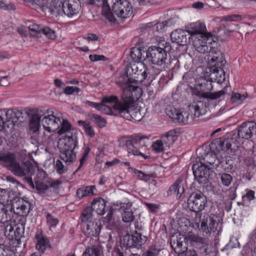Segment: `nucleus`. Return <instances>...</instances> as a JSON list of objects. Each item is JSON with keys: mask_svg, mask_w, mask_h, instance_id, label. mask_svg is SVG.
Instances as JSON below:
<instances>
[{"mask_svg": "<svg viewBox=\"0 0 256 256\" xmlns=\"http://www.w3.org/2000/svg\"><path fill=\"white\" fill-rule=\"evenodd\" d=\"M144 68V64L143 62L130 63L126 70V74L130 76V82L134 84L138 82H142Z\"/></svg>", "mask_w": 256, "mask_h": 256, "instance_id": "obj_15", "label": "nucleus"}, {"mask_svg": "<svg viewBox=\"0 0 256 256\" xmlns=\"http://www.w3.org/2000/svg\"><path fill=\"white\" fill-rule=\"evenodd\" d=\"M206 76L212 82L222 83L226 79V74L222 67L212 66L206 69Z\"/></svg>", "mask_w": 256, "mask_h": 256, "instance_id": "obj_19", "label": "nucleus"}, {"mask_svg": "<svg viewBox=\"0 0 256 256\" xmlns=\"http://www.w3.org/2000/svg\"><path fill=\"white\" fill-rule=\"evenodd\" d=\"M140 96V93L136 90L135 87H130L124 90L122 94V107L118 111L120 116L130 120L139 122L142 115L139 110H136L134 105V102Z\"/></svg>", "mask_w": 256, "mask_h": 256, "instance_id": "obj_2", "label": "nucleus"}, {"mask_svg": "<svg viewBox=\"0 0 256 256\" xmlns=\"http://www.w3.org/2000/svg\"><path fill=\"white\" fill-rule=\"evenodd\" d=\"M55 12L56 16L64 14L68 18L78 17L80 14L81 6L79 0H65L63 2H58Z\"/></svg>", "mask_w": 256, "mask_h": 256, "instance_id": "obj_6", "label": "nucleus"}, {"mask_svg": "<svg viewBox=\"0 0 256 256\" xmlns=\"http://www.w3.org/2000/svg\"><path fill=\"white\" fill-rule=\"evenodd\" d=\"M0 256H20L19 255H16L15 253H14L12 251L8 250V249H3L2 248H0Z\"/></svg>", "mask_w": 256, "mask_h": 256, "instance_id": "obj_61", "label": "nucleus"}, {"mask_svg": "<svg viewBox=\"0 0 256 256\" xmlns=\"http://www.w3.org/2000/svg\"><path fill=\"white\" fill-rule=\"evenodd\" d=\"M102 251L101 246L97 243L88 246L84 252L82 256H100Z\"/></svg>", "mask_w": 256, "mask_h": 256, "instance_id": "obj_39", "label": "nucleus"}, {"mask_svg": "<svg viewBox=\"0 0 256 256\" xmlns=\"http://www.w3.org/2000/svg\"><path fill=\"white\" fill-rule=\"evenodd\" d=\"M159 252V250L156 246H152L149 248L148 250L143 254L142 256H156Z\"/></svg>", "mask_w": 256, "mask_h": 256, "instance_id": "obj_51", "label": "nucleus"}, {"mask_svg": "<svg viewBox=\"0 0 256 256\" xmlns=\"http://www.w3.org/2000/svg\"><path fill=\"white\" fill-rule=\"evenodd\" d=\"M30 118V128L33 132L38 130L40 126V118L46 112L44 110L40 108L28 109L24 112Z\"/></svg>", "mask_w": 256, "mask_h": 256, "instance_id": "obj_14", "label": "nucleus"}, {"mask_svg": "<svg viewBox=\"0 0 256 256\" xmlns=\"http://www.w3.org/2000/svg\"><path fill=\"white\" fill-rule=\"evenodd\" d=\"M92 207L88 206L84 208L82 213V222H86L91 220L90 219L92 216Z\"/></svg>", "mask_w": 256, "mask_h": 256, "instance_id": "obj_43", "label": "nucleus"}, {"mask_svg": "<svg viewBox=\"0 0 256 256\" xmlns=\"http://www.w3.org/2000/svg\"><path fill=\"white\" fill-rule=\"evenodd\" d=\"M190 239L193 245L198 246L202 245L204 246L206 244V240L196 235H192L190 236Z\"/></svg>", "mask_w": 256, "mask_h": 256, "instance_id": "obj_46", "label": "nucleus"}, {"mask_svg": "<svg viewBox=\"0 0 256 256\" xmlns=\"http://www.w3.org/2000/svg\"><path fill=\"white\" fill-rule=\"evenodd\" d=\"M10 170L15 175L23 177L24 180L34 189V186L31 176L34 174L35 168L30 162H26L20 164L16 161Z\"/></svg>", "mask_w": 256, "mask_h": 256, "instance_id": "obj_7", "label": "nucleus"}, {"mask_svg": "<svg viewBox=\"0 0 256 256\" xmlns=\"http://www.w3.org/2000/svg\"><path fill=\"white\" fill-rule=\"evenodd\" d=\"M172 22V19H170L164 21L162 23H158L156 24V27L158 28H160V30H162L165 27L170 26H172L173 24Z\"/></svg>", "mask_w": 256, "mask_h": 256, "instance_id": "obj_57", "label": "nucleus"}, {"mask_svg": "<svg viewBox=\"0 0 256 256\" xmlns=\"http://www.w3.org/2000/svg\"><path fill=\"white\" fill-rule=\"evenodd\" d=\"M8 76H0V86H7L10 84V82L8 80Z\"/></svg>", "mask_w": 256, "mask_h": 256, "instance_id": "obj_64", "label": "nucleus"}, {"mask_svg": "<svg viewBox=\"0 0 256 256\" xmlns=\"http://www.w3.org/2000/svg\"><path fill=\"white\" fill-rule=\"evenodd\" d=\"M152 68H148L144 64V71L142 74V82L146 80H152L154 78V74H152Z\"/></svg>", "mask_w": 256, "mask_h": 256, "instance_id": "obj_47", "label": "nucleus"}, {"mask_svg": "<svg viewBox=\"0 0 256 256\" xmlns=\"http://www.w3.org/2000/svg\"><path fill=\"white\" fill-rule=\"evenodd\" d=\"M94 122L99 127L104 128L106 126V120L100 116L96 114H92Z\"/></svg>", "mask_w": 256, "mask_h": 256, "instance_id": "obj_48", "label": "nucleus"}, {"mask_svg": "<svg viewBox=\"0 0 256 256\" xmlns=\"http://www.w3.org/2000/svg\"><path fill=\"white\" fill-rule=\"evenodd\" d=\"M186 31L182 30H177L172 32L170 34V38L172 42L178 45H184L187 42V34Z\"/></svg>", "mask_w": 256, "mask_h": 256, "instance_id": "obj_31", "label": "nucleus"}, {"mask_svg": "<svg viewBox=\"0 0 256 256\" xmlns=\"http://www.w3.org/2000/svg\"><path fill=\"white\" fill-rule=\"evenodd\" d=\"M47 224L50 228L56 227L58 220L54 218L50 214H48L46 215Z\"/></svg>", "mask_w": 256, "mask_h": 256, "instance_id": "obj_52", "label": "nucleus"}, {"mask_svg": "<svg viewBox=\"0 0 256 256\" xmlns=\"http://www.w3.org/2000/svg\"><path fill=\"white\" fill-rule=\"evenodd\" d=\"M148 138V136H142L141 134L134 136L131 140H128L126 142L128 154L134 156H140L144 159L148 158L149 156H145L143 153L146 150V147L145 140Z\"/></svg>", "mask_w": 256, "mask_h": 256, "instance_id": "obj_8", "label": "nucleus"}, {"mask_svg": "<svg viewBox=\"0 0 256 256\" xmlns=\"http://www.w3.org/2000/svg\"><path fill=\"white\" fill-rule=\"evenodd\" d=\"M192 169L195 180L201 184L208 182L212 172L211 168L203 164L202 162L194 164Z\"/></svg>", "mask_w": 256, "mask_h": 256, "instance_id": "obj_12", "label": "nucleus"}, {"mask_svg": "<svg viewBox=\"0 0 256 256\" xmlns=\"http://www.w3.org/2000/svg\"><path fill=\"white\" fill-rule=\"evenodd\" d=\"M186 236L180 234L173 236L170 238V245L176 253L182 254L185 253V256H196V252L186 249Z\"/></svg>", "mask_w": 256, "mask_h": 256, "instance_id": "obj_11", "label": "nucleus"}, {"mask_svg": "<svg viewBox=\"0 0 256 256\" xmlns=\"http://www.w3.org/2000/svg\"><path fill=\"white\" fill-rule=\"evenodd\" d=\"M163 142L161 140H158L152 144L153 150L156 152H160L163 151Z\"/></svg>", "mask_w": 256, "mask_h": 256, "instance_id": "obj_53", "label": "nucleus"}, {"mask_svg": "<svg viewBox=\"0 0 256 256\" xmlns=\"http://www.w3.org/2000/svg\"><path fill=\"white\" fill-rule=\"evenodd\" d=\"M171 50L170 43L164 41L159 46H152L146 51V58L153 64L162 66L164 69L169 68L171 58H168V52Z\"/></svg>", "mask_w": 256, "mask_h": 256, "instance_id": "obj_3", "label": "nucleus"}, {"mask_svg": "<svg viewBox=\"0 0 256 256\" xmlns=\"http://www.w3.org/2000/svg\"><path fill=\"white\" fill-rule=\"evenodd\" d=\"M146 54V52L142 51L140 48H132L131 49L130 53V58L132 63L142 62V60H146L144 54Z\"/></svg>", "mask_w": 256, "mask_h": 256, "instance_id": "obj_36", "label": "nucleus"}, {"mask_svg": "<svg viewBox=\"0 0 256 256\" xmlns=\"http://www.w3.org/2000/svg\"><path fill=\"white\" fill-rule=\"evenodd\" d=\"M6 122H4L6 124V128H9L10 126V122L14 118V112L13 110H9L6 111Z\"/></svg>", "mask_w": 256, "mask_h": 256, "instance_id": "obj_54", "label": "nucleus"}, {"mask_svg": "<svg viewBox=\"0 0 256 256\" xmlns=\"http://www.w3.org/2000/svg\"><path fill=\"white\" fill-rule=\"evenodd\" d=\"M147 240V237L140 233L135 232L132 235L126 234L123 238V245L128 248L140 246L144 244Z\"/></svg>", "mask_w": 256, "mask_h": 256, "instance_id": "obj_17", "label": "nucleus"}, {"mask_svg": "<svg viewBox=\"0 0 256 256\" xmlns=\"http://www.w3.org/2000/svg\"><path fill=\"white\" fill-rule=\"evenodd\" d=\"M116 206H120V208L122 209L123 212L122 214V220L125 222H132L134 220V216L131 208L132 203L120 202L117 203Z\"/></svg>", "mask_w": 256, "mask_h": 256, "instance_id": "obj_25", "label": "nucleus"}, {"mask_svg": "<svg viewBox=\"0 0 256 256\" xmlns=\"http://www.w3.org/2000/svg\"><path fill=\"white\" fill-rule=\"evenodd\" d=\"M26 111L22 112V111L19 110H13L14 118L10 122V128L9 130L10 132H12L14 126L15 125V122H16V120H18L20 122L23 121L24 116H26V114L24 113Z\"/></svg>", "mask_w": 256, "mask_h": 256, "instance_id": "obj_41", "label": "nucleus"}, {"mask_svg": "<svg viewBox=\"0 0 256 256\" xmlns=\"http://www.w3.org/2000/svg\"><path fill=\"white\" fill-rule=\"evenodd\" d=\"M46 114L41 120L44 128L50 132H56L60 124L61 114L51 110L44 111Z\"/></svg>", "mask_w": 256, "mask_h": 256, "instance_id": "obj_10", "label": "nucleus"}, {"mask_svg": "<svg viewBox=\"0 0 256 256\" xmlns=\"http://www.w3.org/2000/svg\"><path fill=\"white\" fill-rule=\"evenodd\" d=\"M83 189L84 194V196H89L94 194V190L96 189L94 186H86L82 188Z\"/></svg>", "mask_w": 256, "mask_h": 256, "instance_id": "obj_58", "label": "nucleus"}, {"mask_svg": "<svg viewBox=\"0 0 256 256\" xmlns=\"http://www.w3.org/2000/svg\"><path fill=\"white\" fill-rule=\"evenodd\" d=\"M87 5H96L102 6V14L110 22H115L116 20L114 14L121 18L130 17L132 13V6L127 0H116L112 5V11L106 0H82Z\"/></svg>", "mask_w": 256, "mask_h": 256, "instance_id": "obj_1", "label": "nucleus"}, {"mask_svg": "<svg viewBox=\"0 0 256 256\" xmlns=\"http://www.w3.org/2000/svg\"><path fill=\"white\" fill-rule=\"evenodd\" d=\"M185 30L191 36L198 34L200 35L206 33V27L204 24L196 22L186 26Z\"/></svg>", "mask_w": 256, "mask_h": 256, "instance_id": "obj_28", "label": "nucleus"}, {"mask_svg": "<svg viewBox=\"0 0 256 256\" xmlns=\"http://www.w3.org/2000/svg\"><path fill=\"white\" fill-rule=\"evenodd\" d=\"M80 91V89L76 86H66L64 88V92L66 94H72L74 92L78 94Z\"/></svg>", "mask_w": 256, "mask_h": 256, "instance_id": "obj_59", "label": "nucleus"}, {"mask_svg": "<svg viewBox=\"0 0 256 256\" xmlns=\"http://www.w3.org/2000/svg\"><path fill=\"white\" fill-rule=\"evenodd\" d=\"M8 206L0 205V223L5 224L11 220L13 217Z\"/></svg>", "mask_w": 256, "mask_h": 256, "instance_id": "obj_34", "label": "nucleus"}, {"mask_svg": "<svg viewBox=\"0 0 256 256\" xmlns=\"http://www.w3.org/2000/svg\"><path fill=\"white\" fill-rule=\"evenodd\" d=\"M215 46H214V48L208 52L209 54L208 60L210 66L222 67L226 63L224 55L221 51L216 49Z\"/></svg>", "mask_w": 256, "mask_h": 256, "instance_id": "obj_20", "label": "nucleus"}, {"mask_svg": "<svg viewBox=\"0 0 256 256\" xmlns=\"http://www.w3.org/2000/svg\"><path fill=\"white\" fill-rule=\"evenodd\" d=\"M80 126H82L84 129L86 134L92 138L95 136V132L93 127L90 125L88 121L80 120L78 121Z\"/></svg>", "mask_w": 256, "mask_h": 256, "instance_id": "obj_40", "label": "nucleus"}, {"mask_svg": "<svg viewBox=\"0 0 256 256\" xmlns=\"http://www.w3.org/2000/svg\"><path fill=\"white\" fill-rule=\"evenodd\" d=\"M90 151V148L88 147L86 148L84 150V152L83 153L82 156L80 160V165L78 168V169L76 170V172L84 164V162H85L88 155Z\"/></svg>", "mask_w": 256, "mask_h": 256, "instance_id": "obj_56", "label": "nucleus"}, {"mask_svg": "<svg viewBox=\"0 0 256 256\" xmlns=\"http://www.w3.org/2000/svg\"><path fill=\"white\" fill-rule=\"evenodd\" d=\"M12 214L19 216H26L29 213L30 210V203L24 199L16 198L14 199L10 206Z\"/></svg>", "mask_w": 256, "mask_h": 256, "instance_id": "obj_16", "label": "nucleus"}, {"mask_svg": "<svg viewBox=\"0 0 256 256\" xmlns=\"http://www.w3.org/2000/svg\"><path fill=\"white\" fill-rule=\"evenodd\" d=\"M122 100L121 102H118L114 104L112 107H110L104 104H100L98 110L106 114H112L116 116H120L118 114V111L121 110L122 107Z\"/></svg>", "mask_w": 256, "mask_h": 256, "instance_id": "obj_29", "label": "nucleus"}, {"mask_svg": "<svg viewBox=\"0 0 256 256\" xmlns=\"http://www.w3.org/2000/svg\"><path fill=\"white\" fill-rule=\"evenodd\" d=\"M16 160V154L14 153L0 152V164L10 169Z\"/></svg>", "mask_w": 256, "mask_h": 256, "instance_id": "obj_30", "label": "nucleus"}, {"mask_svg": "<svg viewBox=\"0 0 256 256\" xmlns=\"http://www.w3.org/2000/svg\"><path fill=\"white\" fill-rule=\"evenodd\" d=\"M206 197L198 191L192 192L188 200V206L191 211L198 212L202 210L206 204Z\"/></svg>", "mask_w": 256, "mask_h": 256, "instance_id": "obj_13", "label": "nucleus"}, {"mask_svg": "<svg viewBox=\"0 0 256 256\" xmlns=\"http://www.w3.org/2000/svg\"><path fill=\"white\" fill-rule=\"evenodd\" d=\"M200 230L202 232L203 234H208L212 232H214L218 225V223L208 214H204L200 220Z\"/></svg>", "mask_w": 256, "mask_h": 256, "instance_id": "obj_18", "label": "nucleus"}, {"mask_svg": "<svg viewBox=\"0 0 256 256\" xmlns=\"http://www.w3.org/2000/svg\"><path fill=\"white\" fill-rule=\"evenodd\" d=\"M34 186V188H36L40 194H45L48 188V186L46 184L39 181L35 182Z\"/></svg>", "mask_w": 256, "mask_h": 256, "instance_id": "obj_49", "label": "nucleus"}, {"mask_svg": "<svg viewBox=\"0 0 256 256\" xmlns=\"http://www.w3.org/2000/svg\"><path fill=\"white\" fill-rule=\"evenodd\" d=\"M182 177L179 176L174 183L170 188L168 192V194H172L176 192L179 197L184 192V186L181 184L182 181Z\"/></svg>", "mask_w": 256, "mask_h": 256, "instance_id": "obj_37", "label": "nucleus"}, {"mask_svg": "<svg viewBox=\"0 0 256 256\" xmlns=\"http://www.w3.org/2000/svg\"><path fill=\"white\" fill-rule=\"evenodd\" d=\"M36 248L40 253L43 254L46 248L50 246L49 240L44 235L42 231H38L36 234Z\"/></svg>", "mask_w": 256, "mask_h": 256, "instance_id": "obj_27", "label": "nucleus"}, {"mask_svg": "<svg viewBox=\"0 0 256 256\" xmlns=\"http://www.w3.org/2000/svg\"><path fill=\"white\" fill-rule=\"evenodd\" d=\"M101 230V226L100 222L90 220L88 222L84 229V232L88 236H97L99 235Z\"/></svg>", "mask_w": 256, "mask_h": 256, "instance_id": "obj_26", "label": "nucleus"}, {"mask_svg": "<svg viewBox=\"0 0 256 256\" xmlns=\"http://www.w3.org/2000/svg\"><path fill=\"white\" fill-rule=\"evenodd\" d=\"M246 98V96L239 93L233 92L231 96V101L234 103L242 104Z\"/></svg>", "mask_w": 256, "mask_h": 256, "instance_id": "obj_45", "label": "nucleus"}, {"mask_svg": "<svg viewBox=\"0 0 256 256\" xmlns=\"http://www.w3.org/2000/svg\"><path fill=\"white\" fill-rule=\"evenodd\" d=\"M203 160H204L203 164L210 168L212 170L218 166L220 163L216 154L211 151L204 154Z\"/></svg>", "mask_w": 256, "mask_h": 256, "instance_id": "obj_32", "label": "nucleus"}, {"mask_svg": "<svg viewBox=\"0 0 256 256\" xmlns=\"http://www.w3.org/2000/svg\"><path fill=\"white\" fill-rule=\"evenodd\" d=\"M220 180L224 186H228L232 182V177L230 174L224 173L220 175Z\"/></svg>", "mask_w": 256, "mask_h": 256, "instance_id": "obj_50", "label": "nucleus"}, {"mask_svg": "<svg viewBox=\"0 0 256 256\" xmlns=\"http://www.w3.org/2000/svg\"><path fill=\"white\" fill-rule=\"evenodd\" d=\"M116 84L122 88L123 91L122 94H124L125 90L128 89L130 87L136 88V90L140 92V90L138 86L130 84H134V82H130V76H128L127 74L126 76L123 75L119 76L116 80Z\"/></svg>", "mask_w": 256, "mask_h": 256, "instance_id": "obj_35", "label": "nucleus"}, {"mask_svg": "<svg viewBox=\"0 0 256 256\" xmlns=\"http://www.w3.org/2000/svg\"><path fill=\"white\" fill-rule=\"evenodd\" d=\"M59 128L56 130L57 133L60 134H66V137L68 136H70L69 134H72V130L71 124L66 119L61 118L60 124H59Z\"/></svg>", "mask_w": 256, "mask_h": 256, "instance_id": "obj_38", "label": "nucleus"}, {"mask_svg": "<svg viewBox=\"0 0 256 256\" xmlns=\"http://www.w3.org/2000/svg\"><path fill=\"white\" fill-rule=\"evenodd\" d=\"M189 108L192 112H194V117L199 118L206 112L207 104L202 100L194 102L189 106Z\"/></svg>", "mask_w": 256, "mask_h": 256, "instance_id": "obj_24", "label": "nucleus"}, {"mask_svg": "<svg viewBox=\"0 0 256 256\" xmlns=\"http://www.w3.org/2000/svg\"><path fill=\"white\" fill-rule=\"evenodd\" d=\"M176 134L177 132L176 130H172L168 131L164 136L168 137V138H170V140L171 142H174L176 139Z\"/></svg>", "mask_w": 256, "mask_h": 256, "instance_id": "obj_60", "label": "nucleus"}, {"mask_svg": "<svg viewBox=\"0 0 256 256\" xmlns=\"http://www.w3.org/2000/svg\"><path fill=\"white\" fill-rule=\"evenodd\" d=\"M89 58L92 62H97L99 60H107L104 55L90 54Z\"/></svg>", "mask_w": 256, "mask_h": 256, "instance_id": "obj_62", "label": "nucleus"}, {"mask_svg": "<svg viewBox=\"0 0 256 256\" xmlns=\"http://www.w3.org/2000/svg\"><path fill=\"white\" fill-rule=\"evenodd\" d=\"M122 100H119L118 96H109L104 97L102 100V103H110L112 102H114L116 103L118 102H121Z\"/></svg>", "mask_w": 256, "mask_h": 256, "instance_id": "obj_55", "label": "nucleus"}, {"mask_svg": "<svg viewBox=\"0 0 256 256\" xmlns=\"http://www.w3.org/2000/svg\"><path fill=\"white\" fill-rule=\"evenodd\" d=\"M30 34L34 36L36 34L42 32L48 38L54 40L56 38V32L48 26L32 24L28 26Z\"/></svg>", "mask_w": 256, "mask_h": 256, "instance_id": "obj_21", "label": "nucleus"}, {"mask_svg": "<svg viewBox=\"0 0 256 256\" xmlns=\"http://www.w3.org/2000/svg\"><path fill=\"white\" fill-rule=\"evenodd\" d=\"M166 114L174 122L186 124L188 122L189 114L186 112H180L175 108L167 109Z\"/></svg>", "mask_w": 256, "mask_h": 256, "instance_id": "obj_22", "label": "nucleus"}, {"mask_svg": "<svg viewBox=\"0 0 256 256\" xmlns=\"http://www.w3.org/2000/svg\"><path fill=\"white\" fill-rule=\"evenodd\" d=\"M106 202L102 198H96L92 202V208L99 215H104L106 212Z\"/></svg>", "mask_w": 256, "mask_h": 256, "instance_id": "obj_33", "label": "nucleus"}, {"mask_svg": "<svg viewBox=\"0 0 256 256\" xmlns=\"http://www.w3.org/2000/svg\"><path fill=\"white\" fill-rule=\"evenodd\" d=\"M55 170L59 174L66 173L68 171V165H64L60 160H57L54 164Z\"/></svg>", "mask_w": 256, "mask_h": 256, "instance_id": "obj_42", "label": "nucleus"}, {"mask_svg": "<svg viewBox=\"0 0 256 256\" xmlns=\"http://www.w3.org/2000/svg\"><path fill=\"white\" fill-rule=\"evenodd\" d=\"M104 222L109 224H113L112 209H110L109 210L107 216L104 218Z\"/></svg>", "mask_w": 256, "mask_h": 256, "instance_id": "obj_63", "label": "nucleus"}, {"mask_svg": "<svg viewBox=\"0 0 256 256\" xmlns=\"http://www.w3.org/2000/svg\"><path fill=\"white\" fill-rule=\"evenodd\" d=\"M76 145L72 136H68L60 140L58 146L60 152V158L66 164L76 161V156L74 148Z\"/></svg>", "mask_w": 256, "mask_h": 256, "instance_id": "obj_4", "label": "nucleus"}, {"mask_svg": "<svg viewBox=\"0 0 256 256\" xmlns=\"http://www.w3.org/2000/svg\"><path fill=\"white\" fill-rule=\"evenodd\" d=\"M212 82H213L206 76L205 73L204 78L201 77L196 81L195 86L198 90L202 92L204 98L212 100L220 98L227 93L226 88L218 92H210L213 88Z\"/></svg>", "mask_w": 256, "mask_h": 256, "instance_id": "obj_5", "label": "nucleus"}, {"mask_svg": "<svg viewBox=\"0 0 256 256\" xmlns=\"http://www.w3.org/2000/svg\"><path fill=\"white\" fill-rule=\"evenodd\" d=\"M24 231V228L23 224H18L16 226V229L14 232V237L12 236V238H14L16 240H20L22 237Z\"/></svg>", "mask_w": 256, "mask_h": 256, "instance_id": "obj_44", "label": "nucleus"}, {"mask_svg": "<svg viewBox=\"0 0 256 256\" xmlns=\"http://www.w3.org/2000/svg\"><path fill=\"white\" fill-rule=\"evenodd\" d=\"M218 145L222 150L225 151L231 155L234 154L238 148L233 138H220L218 142Z\"/></svg>", "mask_w": 256, "mask_h": 256, "instance_id": "obj_23", "label": "nucleus"}, {"mask_svg": "<svg viewBox=\"0 0 256 256\" xmlns=\"http://www.w3.org/2000/svg\"><path fill=\"white\" fill-rule=\"evenodd\" d=\"M195 49L202 54L208 53L216 45V42L214 40L212 34L204 33L197 36L193 42Z\"/></svg>", "mask_w": 256, "mask_h": 256, "instance_id": "obj_9", "label": "nucleus"}]
</instances>
